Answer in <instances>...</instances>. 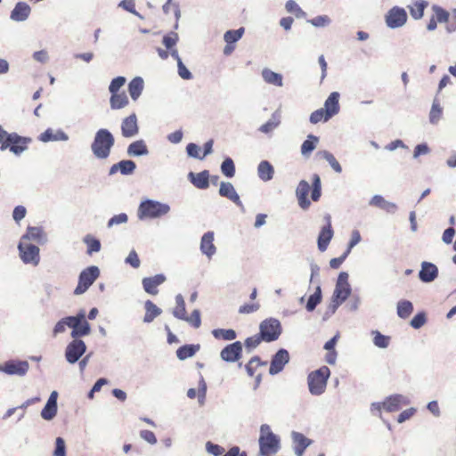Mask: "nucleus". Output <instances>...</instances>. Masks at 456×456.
<instances>
[{"instance_id": "15", "label": "nucleus", "mask_w": 456, "mask_h": 456, "mask_svg": "<svg viewBox=\"0 0 456 456\" xmlns=\"http://www.w3.org/2000/svg\"><path fill=\"white\" fill-rule=\"evenodd\" d=\"M244 31H245L244 28L241 27L238 29L228 30L224 33V39L226 43V45L224 48V55L228 56V55L232 54V53L235 49L234 43L239 41L242 37Z\"/></svg>"}, {"instance_id": "42", "label": "nucleus", "mask_w": 456, "mask_h": 456, "mask_svg": "<svg viewBox=\"0 0 456 456\" xmlns=\"http://www.w3.org/2000/svg\"><path fill=\"white\" fill-rule=\"evenodd\" d=\"M67 138V135L63 132L59 131L58 133L54 134L53 131L50 128L39 135V140L45 142L49 141L66 140Z\"/></svg>"}, {"instance_id": "22", "label": "nucleus", "mask_w": 456, "mask_h": 456, "mask_svg": "<svg viewBox=\"0 0 456 456\" xmlns=\"http://www.w3.org/2000/svg\"><path fill=\"white\" fill-rule=\"evenodd\" d=\"M219 194L222 197L227 198L228 200L235 203L237 206H242L240 196L238 195L233 185L231 183L222 182L219 188Z\"/></svg>"}, {"instance_id": "53", "label": "nucleus", "mask_w": 456, "mask_h": 456, "mask_svg": "<svg viewBox=\"0 0 456 456\" xmlns=\"http://www.w3.org/2000/svg\"><path fill=\"white\" fill-rule=\"evenodd\" d=\"M330 118H331L327 116V112L322 108L314 110L310 115V122L312 124H317V123L322 122V121L326 122Z\"/></svg>"}, {"instance_id": "49", "label": "nucleus", "mask_w": 456, "mask_h": 456, "mask_svg": "<svg viewBox=\"0 0 456 456\" xmlns=\"http://www.w3.org/2000/svg\"><path fill=\"white\" fill-rule=\"evenodd\" d=\"M84 242L87 246V253L92 255L94 252H98L101 249V242L99 240L94 238L91 235H86L84 238Z\"/></svg>"}, {"instance_id": "21", "label": "nucleus", "mask_w": 456, "mask_h": 456, "mask_svg": "<svg viewBox=\"0 0 456 456\" xmlns=\"http://www.w3.org/2000/svg\"><path fill=\"white\" fill-rule=\"evenodd\" d=\"M293 440L294 452L297 456H302L305 450L312 444V440L305 437L303 434L293 431L291 434Z\"/></svg>"}, {"instance_id": "35", "label": "nucleus", "mask_w": 456, "mask_h": 456, "mask_svg": "<svg viewBox=\"0 0 456 456\" xmlns=\"http://www.w3.org/2000/svg\"><path fill=\"white\" fill-rule=\"evenodd\" d=\"M428 6V2L424 0H415L410 6V13L411 15L419 20L423 17L424 10Z\"/></svg>"}, {"instance_id": "34", "label": "nucleus", "mask_w": 456, "mask_h": 456, "mask_svg": "<svg viewBox=\"0 0 456 456\" xmlns=\"http://www.w3.org/2000/svg\"><path fill=\"white\" fill-rule=\"evenodd\" d=\"M127 154L129 156H142L148 154V149L142 140H138L132 142L127 148Z\"/></svg>"}, {"instance_id": "20", "label": "nucleus", "mask_w": 456, "mask_h": 456, "mask_svg": "<svg viewBox=\"0 0 456 456\" xmlns=\"http://www.w3.org/2000/svg\"><path fill=\"white\" fill-rule=\"evenodd\" d=\"M432 10L439 22L446 23V30L448 32L451 33L456 30V21L452 19L450 13L438 5H433Z\"/></svg>"}, {"instance_id": "16", "label": "nucleus", "mask_w": 456, "mask_h": 456, "mask_svg": "<svg viewBox=\"0 0 456 456\" xmlns=\"http://www.w3.org/2000/svg\"><path fill=\"white\" fill-rule=\"evenodd\" d=\"M139 132L137 117L132 113L125 118L121 123V133L124 137L130 138L136 135Z\"/></svg>"}, {"instance_id": "8", "label": "nucleus", "mask_w": 456, "mask_h": 456, "mask_svg": "<svg viewBox=\"0 0 456 456\" xmlns=\"http://www.w3.org/2000/svg\"><path fill=\"white\" fill-rule=\"evenodd\" d=\"M330 372H309L307 383L309 391L314 395L324 393Z\"/></svg>"}, {"instance_id": "38", "label": "nucleus", "mask_w": 456, "mask_h": 456, "mask_svg": "<svg viewBox=\"0 0 456 456\" xmlns=\"http://www.w3.org/2000/svg\"><path fill=\"white\" fill-rule=\"evenodd\" d=\"M44 239V232L41 227H28L26 234H24L20 240L28 242L30 240L41 241Z\"/></svg>"}, {"instance_id": "58", "label": "nucleus", "mask_w": 456, "mask_h": 456, "mask_svg": "<svg viewBox=\"0 0 456 456\" xmlns=\"http://www.w3.org/2000/svg\"><path fill=\"white\" fill-rule=\"evenodd\" d=\"M126 77H117L110 82L109 90L111 94L118 93L119 89L126 84Z\"/></svg>"}, {"instance_id": "26", "label": "nucleus", "mask_w": 456, "mask_h": 456, "mask_svg": "<svg viewBox=\"0 0 456 456\" xmlns=\"http://www.w3.org/2000/svg\"><path fill=\"white\" fill-rule=\"evenodd\" d=\"M289 360V352L285 349H280L273 357L269 370H282Z\"/></svg>"}, {"instance_id": "19", "label": "nucleus", "mask_w": 456, "mask_h": 456, "mask_svg": "<svg viewBox=\"0 0 456 456\" xmlns=\"http://www.w3.org/2000/svg\"><path fill=\"white\" fill-rule=\"evenodd\" d=\"M310 189L311 187L308 182L302 180L299 182L296 191L298 205L305 210L307 209L311 205V202L307 198Z\"/></svg>"}, {"instance_id": "45", "label": "nucleus", "mask_w": 456, "mask_h": 456, "mask_svg": "<svg viewBox=\"0 0 456 456\" xmlns=\"http://www.w3.org/2000/svg\"><path fill=\"white\" fill-rule=\"evenodd\" d=\"M176 305L173 310V314L181 320L186 318L185 302L181 295L175 297Z\"/></svg>"}, {"instance_id": "55", "label": "nucleus", "mask_w": 456, "mask_h": 456, "mask_svg": "<svg viewBox=\"0 0 456 456\" xmlns=\"http://www.w3.org/2000/svg\"><path fill=\"white\" fill-rule=\"evenodd\" d=\"M178 39H179V37H178L177 33L170 32V33L167 34L166 36H164L162 42H163V45L167 49H172L176 45Z\"/></svg>"}, {"instance_id": "54", "label": "nucleus", "mask_w": 456, "mask_h": 456, "mask_svg": "<svg viewBox=\"0 0 456 456\" xmlns=\"http://www.w3.org/2000/svg\"><path fill=\"white\" fill-rule=\"evenodd\" d=\"M443 114V110L440 106V104L436 102H433L430 113H429V119L430 122L433 124H436L438 122V120L441 118Z\"/></svg>"}, {"instance_id": "61", "label": "nucleus", "mask_w": 456, "mask_h": 456, "mask_svg": "<svg viewBox=\"0 0 456 456\" xmlns=\"http://www.w3.org/2000/svg\"><path fill=\"white\" fill-rule=\"evenodd\" d=\"M206 450L208 453L214 456H222L224 455L223 453L224 452V449L222 446L213 444L211 442H208L206 444Z\"/></svg>"}, {"instance_id": "30", "label": "nucleus", "mask_w": 456, "mask_h": 456, "mask_svg": "<svg viewBox=\"0 0 456 456\" xmlns=\"http://www.w3.org/2000/svg\"><path fill=\"white\" fill-rule=\"evenodd\" d=\"M110 107L113 110H119L128 105V97L125 92L111 94L110 99Z\"/></svg>"}, {"instance_id": "57", "label": "nucleus", "mask_w": 456, "mask_h": 456, "mask_svg": "<svg viewBox=\"0 0 456 456\" xmlns=\"http://www.w3.org/2000/svg\"><path fill=\"white\" fill-rule=\"evenodd\" d=\"M189 322L194 328H199L201 324L200 313L199 310H193L190 316L186 315V318L183 319Z\"/></svg>"}, {"instance_id": "7", "label": "nucleus", "mask_w": 456, "mask_h": 456, "mask_svg": "<svg viewBox=\"0 0 456 456\" xmlns=\"http://www.w3.org/2000/svg\"><path fill=\"white\" fill-rule=\"evenodd\" d=\"M100 271L97 266H90L86 268L80 273L78 284L74 290L75 295H81L85 293L88 288L99 277Z\"/></svg>"}, {"instance_id": "28", "label": "nucleus", "mask_w": 456, "mask_h": 456, "mask_svg": "<svg viewBox=\"0 0 456 456\" xmlns=\"http://www.w3.org/2000/svg\"><path fill=\"white\" fill-rule=\"evenodd\" d=\"M189 178L191 183L199 189H207L209 186V174L207 170L197 174L191 172Z\"/></svg>"}, {"instance_id": "51", "label": "nucleus", "mask_w": 456, "mask_h": 456, "mask_svg": "<svg viewBox=\"0 0 456 456\" xmlns=\"http://www.w3.org/2000/svg\"><path fill=\"white\" fill-rule=\"evenodd\" d=\"M373 343L376 346L380 348H386L390 343V337L381 334L379 331H372Z\"/></svg>"}, {"instance_id": "25", "label": "nucleus", "mask_w": 456, "mask_h": 456, "mask_svg": "<svg viewBox=\"0 0 456 456\" xmlns=\"http://www.w3.org/2000/svg\"><path fill=\"white\" fill-rule=\"evenodd\" d=\"M438 275L437 267L431 263L423 262L421 265V270L419 271V279L424 282L433 281Z\"/></svg>"}, {"instance_id": "12", "label": "nucleus", "mask_w": 456, "mask_h": 456, "mask_svg": "<svg viewBox=\"0 0 456 456\" xmlns=\"http://www.w3.org/2000/svg\"><path fill=\"white\" fill-rule=\"evenodd\" d=\"M407 20V13L403 8L393 7L386 15V22L389 28L402 27Z\"/></svg>"}, {"instance_id": "17", "label": "nucleus", "mask_w": 456, "mask_h": 456, "mask_svg": "<svg viewBox=\"0 0 456 456\" xmlns=\"http://www.w3.org/2000/svg\"><path fill=\"white\" fill-rule=\"evenodd\" d=\"M242 351V346L240 341L226 346L221 351V357L226 362H235L239 360Z\"/></svg>"}, {"instance_id": "39", "label": "nucleus", "mask_w": 456, "mask_h": 456, "mask_svg": "<svg viewBox=\"0 0 456 456\" xmlns=\"http://www.w3.org/2000/svg\"><path fill=\"white\" fill-rule=\"evenodd\" d=\"M413 312V305L409 300H401L397 304V314L403 319H407Z\"/></svg>"}, {"instance_id": "18", "label": "nucleus", "mask_w": 456, "mask_h": 456, "mask_svg": "<svg viewBox=\"0 0 456 456\" xmlns=\"http://www.w3.org/2000/svg\"><path fill=\"white\" fill-rule=\"evenodd\" d=\"M166 281L163 274H156L152 277H146L142 279V286L144 290L151 295H157L159 293L158 287Z\"/></svg>"}, {"instance_id": "41", "label": "nucleus", "mask_w": 456, "mask_h": 456, "mask_svg": "<svg viewBox=\"0 0 456 456\" xmlns=\"http://www.w3.org/2000/svg\"><path fill=\"white\" fill-rule=\"evenodd\" d=\"M262 76L266 83L278 86H282V77L278 73H275L270 69H264L262 72Z\"/></svg>"}, {"instance_id": "5", "label": "nucleus", "mask_w": 456, "mask_h": 456, "mask_svg": "<svg viewBox=\"0 0 456 456\" xmlns=\"http://www.w3.org/2000/svg\"><path fill=\"white\" fill-rule=\"evenodd\" d=\"M259 334L265 342L275 341L281 333V322L274 318L264 320L259 326Z\"/></svg>"}, {"instance_id": "29", "label": "nucleus", "mask_w": 456, "mask_h": 456, "mask_svg": "<svg viewBox=\"0 0 456 456\" xmlns=\"http://www.w3.org/2000/svg\"><path fill=\"white\" fill-rule=\"evenodd\" d=\"M30 11L31 9L27 3L19 2L12 11L11 18L16 21H23L28 17Z\"/></svg>"}, {"instance_id": "13", "label": "nucleus", "mask_w": 456, "mask_h": 456, "mask_svg": "<svg viewBox=\"0 0 456 456\" xmlns=\"http://www.w3.org/2000/svg\"><path fill=\"white\" fill-rule=\"evenodd\" d=\"M69 318H74L77 322L75 326L70 327L72 329V338H77L90 334L91 327L86 320V314L84 311H80L76 316H69Z\"/></svg>"}, {"instance_id": "48", "label": "nucleus", "mask_w": 456, "mask_h": 456, "mask_svg": "<svg viewBox=\"0 0 456 456\" xmlns=\"http://www.w3.org/2000/svg\"><path fill=\"white\" fill-rule=\"evenodd\" d=\"M322 300V291L321 288L317 287L315 292L311 295L308 298L307 304H306V310L308 312H312L315 309L317 305L321 303Z\"/></svg>"}, {"instance_id": "14", "label": "nucleus", "mask_w": 456, "mask_h": 456, "mask_svg": "<svg viewBox=\"0 0 456 456\" xmlns=\"http://www.w3.org/2000/svg\"><path fill=\"white\" fill-rule=\"evenodd\" d=\"M86 345L84 341L75 338L66 348V358L68 362H76L80 356L86 352Z\"/></svg>"}, {"instance_id": "37", "label": "nucleus", "mask_w": 456, "mask_h": 456, "mask_svg": "<svg viewBox=\"0 0 456 456\" xmlns=\"http://www.w3.org/2000/svg\"><path fill=\"white\" fill-rule=\"evenodd\" d=\"M29 368L27 361H15L12 360L6 362L4 365H0V370H28Z\"/></svg>"}, {"instance_id": "33", "label": "nucleus", "mask_w": 456, "mask_h": 456, "mask_svg": "<svg viewBox=\"0 0 456 456\" xmlns=\"http://www.w3.org/2000/svg\"><path fill=\"white\" fill-rule=\"evenodd\" d=\"M273 167L268 161L263 160L259 163L257 174L261 180L265 182L271 180L273 176Z\"/></svg>"}, {"instance_id": "59", "label": "nucleus", "mask_w": 456, "mask_h": 456, "mask_svg": "<svg viewBox=\"0 0 456 456\" xmlns=\"http://www.w3.org/2000/svg\"><path fill=\"white\" fill-rule=\"evenodd\" d=\"M214 335L224 340H233L236 338V332L233 330H217L214 331Z\"/></svg>"}, {"instance_id": "27", "label": "nucleus", "mask_w": 456, "mask_h": 456, "mask_svg": "<svg viewBox=\"0 0 456 456\" xmlns=\"http://www.w3.org/2000/svg\"><path fill=\"white\" fill-rule=\"evenodd\" d=\"M136 165L133 160H121L117 164L111 166L110 175H114L119 171L122 175H127L134 173Z\"/></svg>"}, {"instance_id": "3", "label": "nucleus", "mask_w": 456, "mask_h": 456, "mask_svg": "<svg viewBox=\"0 0 456 456\" xmlns=\"http://www.w3.org/2000/svg\"><path fill=\"white\" fill-rule=\"evenodd\" d=\"M258 443L259 452L262 456H273L281 448L280 437L272 432L270 426L267 424H263L260 427Z\"/></svg>"}, {"instance_id": "64", "label": "nucleus", "mask_w": 456, "mask_h": 456, "mask_svg": "<svg viewBox=\"0 0 456 456\" xmlns=\"http://www.w3.org/2000/svg\"><path fill=\"white\" fill-rule=\"evenodd\" d=\"M426 322V315L424 313H419L417 314L411 321V325L414 329H419L422 327Z\"/></svg>"}, {"instance_id": "32", "label": "nucleus", "mask_w": 456, "mask_h": 456, "mask_svg": "<svg viewBox=\"0 0 456 456\" xmlns=\"http://www.w3.org/2000/svg\"><path fill=\"white\" fill-rule=\"evenodd\" d=\"M143 90V80L140 77L133 78L128 85V91L133 100L136 101Z\"/></svg>"}, {"instance_id": "46", "label": "nucleus", "mask_w": 456, "mask_h": 456, "mask_svg": "<svg viewBox=\"0 0 456 456\" xmlns=\"http://www.w3.org/2000/svg\"><path fill=\"white\" fill-rule=\"evenodd\" d=\"M58 406L57 404L47 403L41 411V417L45 420H52L57 414Z\"/></svg>"}, {"instance_id": "6", "label": "nucleus", "mask_w": 456, "mask_h": 456, "mask_svg": "<svg viewBox=\"0 0 456 456\" xmlns=\"http://www.w3.org/2000/svg\"><path fill=\"white\" fill-rule=\"evenodd\" d=\"M20 257L24 264L38 265L40 262L39 248L25 240H20L18 245Z\"/></svg>"}, {"instance_id": "31", "label": "nucleus", "mask_w": 456, "mask_h": 456, "mask_svg": "<svg viewBox=\"0 0 456 456\" xmlns=\"http://www.w3.org/2000/svg\"><path fill=\"white\" fill-rule=\"evenodd\" d=\"M370 205L379 208L387 212L393 213L396 210L397 207L395 203L386 200L380 195H375L370 200Z\"/></svg>"}, {"instance_id": "11", "label": "nucleus", "mask_w": 456, "mask_h": 456, "mask_svg": "<svg viewBox=\"0 0 456 456\" xmlns=\"http://www.w3.org/2000/svg\"><path fill=\"white\" fill-rule=\"evenodd\" d=\"M325 224L322 228L317 240L318 248L321 252H324L333 238L334 231L331 225V216L326 214L323 217Z\"/></svg>"}, {"instance_id": "40", "label": "nucleus", "mask_w": 456, "mask_h": 456, "mask_svg": "<svg viewBox=\"0 0 456 456\" xmlns=\"http://www.w3.org/2000/svg\"><path fill=\"white\" fill-rule=\"evenodd\" d=\"M77 324V322L74 318H69V316L62 318L60 320L53 328V336H56L60 333H62L66 330V327H73Z\"/></svg>"}, {"instance_id": "47", "label": "nucleus", "mask_w": 456, "mask_h": 456, "mask_svg": "<svg viewBox=\"0 0 456 456\" xmlns=\"http://www.w3.org/2000/svg\"><path fill=\"white\" fill-rule=\"evenodd\" d=\"M318 155H320L322 158L326 159L330 163V165L331 166V167L333 168V170L335 172H337V173L342 172V167H341L340 164L338 163V161L336 159V158L333 156V154H331L330 152H329L327 151H319Z\"/></svg>"}, {"instance_id": "2", "label": "nucleus", "mask_w": 456, "mask_h": 456, "mask_svg": "<svg viewBox=\"0 0 456 456\" xmlns=\"http://www.w3.org/2000/svg\"><path fill=\"white\" fill-rule=\"evenodd\" d=\"M114 143L112 134L108 129L101 128L95 134L91 149L96 158L104 159L110 156Z\"/></svg>"}, {"instance_id": "23", "label": "nucleus", "mask_w": 456, "mask_h": 456, "mask_svg": "<svg viewBox=\"0 0 456 456\" xmlns=\"http://www.w3.org/2000/svg\"><path fill=\"white\" fill-rule=\"evenodd\" d=\"M339 94L338 92H332L324 102V110L327 112V116L332 118L338 113L339 106Z\"/></svg>"}, {"instance_id": "43", "label": "nucleus", "mask_w": 456, "mask_h": 456, "mask_svg": "<svg viewBox=\"0 0 456 456\" xmlns=\"http://www.w3.org/2000/svg\"><path fill=\"white\" fill-rule=\"evenodd\" d=\"M199 346L194 345L183 346L177 349L176 355L180 360H184L191 357L199 350Z\"/></svg>"}, {"instance_id": "56", "label": "nucleus", "mask_w": 456, "mask_h": 456, "mask_svg": "<svg viewBox=\"0 0 456 456\" xmlns=\"http://www.w3.org/2000/svg\"><path fill=\"white\" fill-rule=\"evenodd\" d=\"M286 10L289 12H292V13H295V15L299 18V17H303L305 16V12H303V10L298 6V4L293 1V0H289L287 3H286Z\"/></svg>"}, {"instance_id": "60", "label": "nucleus", "mask_w": 456, "mask_h": 456, "mask_svg": "<svg viewBox=\"0 0 456 456\" xmlns=\"http://www.w3.org/2000/svg\"><path fill=\"white\" fill-rule=\"evenodd\" d=\"M53 456H66L65 441L61 437H57L55 440Z\"/></svg>"}, {"instance_id": "36", "label": "nucleus", "mask_w": 456, "mask_h": 456, "mask_svg": "<svg viewBox=\"0 0 456 456\" xmlns=\"http://www.w3.org/2000/svg\"><path fill=\"white\" fill-rule=\"evenodd\" d=\"M145 315L143 318L144 322H151L157 316L161 314V310L151 301L148 300L145 303Z\"/></svg>"}, {"instance_id": "63", "label": "nucleus", "mask_w": 456, "mask_h": 456, "mask_svg": "<svg viewBox=\"0 0 456 456\" xmlns=\"http://www.w3.org/2000/svg\"><path fill=\"white\" fill-rule=\"evenodd\" d=\"M256 372H247V381L250 384L252 381V388L256 390L259 384L262 381V374L260 372H257L256 375H255Z\"/></svg>"}, {"instance_id": "50", "label": "nucleus", "mask_w": 456, "mask_h": 456, "mask_svg": "<svg viewBox=\"0 0 456 456\" xmlns=\"http://www.w3.org/2000/svg\"><path fill=\"white\" fill-rule=\"evenodd\" d=\"M222 173L229 178H232L235 175V165L231 158H226L221 165Z\"/></svg>"}, {"instance_id": "44", "label": "nucleus", "mask_w": 456, "mask_h": 456, "mask_svg": "<svg viewBox=\"0 0 456 456\" xmlns=\"http://www.w3.org/2000/svg\"><path fill=\"white\" fill-rule=\"evenodd\" d=\"M317 142V136L309 134L307 139L301 145V153L303 155L310 154L315 149Z\"/></svg>"}, {"instance_id": "1", "label": "nucleus", "mask_w": 456, "mask_h": 456, "mask_svg": "<svg viewBox=\"0 0 456 456\" xmlns=\"http://www.w3.org/2000/svg\"><path fill=\"white\" fill-rule=\"evenodd\" d=\"M410 400L407 396L395 394L386 397L383 402H374L370 403V411L373 416L382 419V410L387 412L398 411L402 406L408 405Z\"/></svg>"}, {"instance_id": "24", "label": "nucleus", "mask_w": 456, "mask_h": 456, "mask_svg": "<svg viewBox=\"0 0 456 456\" xmlns=\"http://www.w3.org/2000/svg\"><path fill=\"white\" fill-rule=\"evenodd\" d=\"M200 250L208 258H210L213 255L216 254V248L214 244L213 232H208L204 233L200 241Z\"/></svg>"}, {"instance_id": "4", "label": "nucleus", "mask_w": 456, "mask_h": 456, "mask_svg": "<svg viewBox=\"0 0 456 456\" xmlns=\"http://www.w3.org/2000/svg\"><path fill=\"white\" fill-rule=\"evenodd\" d=\"M169 211V206L159 201L147 200L142 201L138 208V218H156L166 215Z\"/></svg>"}, {"instance_id": "9", "label": "nucleus", "mask_w": 456, "mask_h": 456, "mask_svg": "<svg viewBox=\"0 0 456 456\" xmlns=\"http://www.w3.org/2000/svg\"><path fill=\"white\" fill-rule=\"evenodd\" d=\"M6 143L2 144L1 151L10 150L15 155H20L27 150L28 143L31 142L30 138L22 137L16 133L8 134Z\"/></svg>"}, {"instance_id": "10", "label": "nucleus", "mask_w": 456, "mask_h": 456, "mask_svg": "<svg viewBox=\"0 0 456 456\" xmlns=\"http://www.w3.org/2000/svg\"><path fill=\"white\" fill-rule=\"evenodd\" d=\"M350 293L351 289L348 283V274L346 272H341L338 277L336 288L334 290V300L338 304H341L350 296Z\"/></svg>"}, {"instance_id": "52", "label": "nucleus", "mask_w": 456, "mask_h": 456, "mask_svg": "<svg viewBox=\"0 0 456 456\" xmlns=\"http://www.w3.org/2000/svg\"><path fill=\"white\" fill-rule=\"evenodd\" d=\"M322 195L321 179L317 174L313 175V189L311 198L314 201H318Z\"/></svg>"}, {"instance_id": "62", "label": "nucleus", "mask_w": 456, "mask_h": 456, "mask_svg": "<svg viewBox=\"0 0 456 456\" xmlns=\"http://www.w3.org/2000/svg\"><path fill=\"white\" fill-rule=\"evenodd\" d=\"M261 341H264L262 337L260 336V334H256L252 337H249L248 338L245 342H244V345L245 346L251 350L253 348H256L260 343Z\"/></svg>"}]
</instances>
